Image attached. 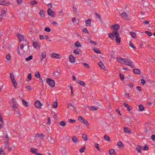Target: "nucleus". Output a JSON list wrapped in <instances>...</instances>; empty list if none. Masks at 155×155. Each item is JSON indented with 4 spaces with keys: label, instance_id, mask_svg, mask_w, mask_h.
Returning a JSON list of instances; mask_svg holds the SVG:
<instances>
[{
    "label": "nucleus",
    "instance_id": "nucleus-1",
    "mask_svg": "<svg viewBox=\"0 0 155 155\" xmlns=\"http://www.w3.org/2000/svg\"><path fill=\"white\" fill-rule=\"evenodd\" d=\"M111 28H112L113 29H114V30L113 31L112 33H110L108 34L109 36L112 40H114V36L116 38V42L119 44H120L121 41V38L120 37L118 31V30L120 28V26L118 24H116L112 25Z\"/></svg>",
    "mask_w": 155,
    "mask_h": 155
},
{
    "label": "nucleus",
    "instance_id": "nucleus-2",
    "mask_svg": "<svg viewBox=\"0 0 155 155\" xmlns=\"http://www.w3.org/2000/svg\"><path fill=\"white\" fill-rule=\"evenodd\" d=\"M47 83L51 87H53L55 86L54 81L51 78H47L46 80Z\"/></svg>",
    "mask_w": 155,
    "mask_h": 155
},
{
    "label": "nucleus",
    "instance_id": "nucleus-3",
    "mask_svg": "<svg viewBox=\"0 0 155 155\" xmlns=\"http://www.w3.org/2000/svg\"><path fill=\"white\" fill-rule=\"evenodd\" d=\"M120 16L122 18L128 21L129 20V18L128 15L125 12H121L120 14Z\"/></svg>",
    "mask_w": 155,
    "mask_h": 155
},
{
    "label": "nucleus",
    "instance_id": "nucleus-4",
    "mask_svg": "<svg viewBox=\"0 0 155 155\" xmlns=\"http://www.w3.org/2000/svg\"><path fill=\"white\" fill-rule=\"evenodd\" d=\"M10 78L11 79L12 82L13 84L14 87L15 88H16L17 84L16 81L15 79L14 75L12 73H10Z\"/></svg>",
    "mask_w": 155,
    "mask_h": 155
},
{
    "label": "nucleus",
    "instance_id": "nucleus-5",
    "mask_svg": "<svg viewBox=\"0 0 155 155\" xmlns=\"http://www.w3.org/2000/svg\"><path fill=\"white\" fill-rule=\"evenodd\" d=\"M32 45L34 48L38 49H40L41 47L40 43L39 42L36 41L33 42Z\"/></svg>",
    "mask_w": 155,
    "mask_h": 155
},
{
    "label": "nucleus",
    "instance_id": "nucleus-6",
    "mask_svg": "<svg viewBox=\"0 0 155 155\" xmlns=\"http://www.w3.org/2000/svg\"><path fill=\"white\" fill-rule=\"evenodd\" d=\"M35 105L36 108L40 109L42 104L39 101H37L35 103Z\"/></svg>",
    "mask_w": 155,
    "mask_h": 155
},
{
    "label": "nucleus",
    "instance_id": "nucleus-7",
    "mask_svg": "<svg viewBox=\"0 0 155 155\" xmlns=\"http://www.w3.org/2000/svg\"><path fill=\"white\" fill-rule=\"evenodd\" d=\"M48 15L51 17H54V12L52 11L51 8H48L47 11Z\"/></svg>",
    "mask_w": 155,
    "mask_h": 155
},
{
    "label": "nucleus",
    "instance_id": "nucleus-8",
    "mask_svg": "<svg viewBox=\"0 0 155 155\" xmlns=\"http://www.w3.org/2000/svg\"><path fill=\"white\" fill-rule=\"evenodd\" d=\"M116 59L117 61L121 64H124V61L125 60V58H123L120 57H118L116 58Z\"/></svg>",
    "mask_w": 155,
    "mask_h": 155
},
{
    "label": "nucleus",
    "instance_id": "nucleus-9",
    "mask_svg": "<svg viewBox=\"0 0 155 155\" xmlns=\"http://www.w3.org/2000/svg\"><path fill=\"white\" fill-rule=\"evenodd\" d=\"M69 60L70 62L72 63L75 62V58L72 54H71L69 55Z\"/></svg>",
    "mask_w": 155,
    "mask_h": 155
},
{
    "label": "nucleus",
    "instance_id": "nucleus-10",
    "mask_svg": "<svg viewBox=\"0 0 155 155\" xmlns=\"http://www.w3.org/2000/svg\"><path fill=\"white\" fill-rule=\"evenodd\" d=\"M41 62H42L44 59L46 57V53L45 51H44L41 52Z\"/></svg>",
    "mask_w": 155,
    "mask_h": 155
},
{
    "label": "nucleus",
    "instance_id": "nucleus-11",
    "mask_svg": "<svg viewBox=\"0 0 155 155\" xmlns=\"http://www.w3.org/2000/svg\"><path fill=\"white\" fill-rule=\"evenodd\" d=\"M124 63H126V65L127 66H130V64H132L133 63V62L131 61L129 59H125Z\"/></svg>",
    "mask_w": 155,
    "mask_h": 155
},
{
    "label": "nucleus",
    "instance_id": "nucleus-12",
    "mask_svg": "<svg viewBox=\"0 0 155 155\" xmlns=\"http://www.w3.org/2000/svg\"><path fill=\"white\" fill-rule=\"evenodd\" d=\"M9 3L6 1L5 0H0V5H3L4 6H7L9 5Z\"/></svg>",
    "mask_w": 155,
    "mask_h": 155
},
{
    "label": "nucleus",
    "instance_id": "nucleus-13",
    "mask_svg": "<svg viewBox=\"0 0 155 155\" xmlns=\"http://www.w3.org/2000/svg\"><path fill=\"white\" fill-rule=\"evenodd\" d=\"M60 55L58 54L55 53H52L51 54V57L54 58H55L57 59H59Z\"/></svg>",
    "mask_w": 155,
    "mask_h": 155
},
{
    "label": "nucleus",
    "instance_id": "nucleus-14",
    "mask_svg": "<svg viewBox=\"0 0 155 155\" xmlns=\"http://www.w3.org/2000/svg\"><path fill=\"white\" fill-rule=\"evenodd\" d=\"M109 153L110 155H117L114 149H111L109 150Z\"/></svg>",
    "mask_w": 155,
    "mask_h": 155
},
{
    "label": "nucleus",
    "instance_id": "nucleus-15",
    "mask_svg": "<svg viewBox=\"0 0 155 155\" xmlns=\"http://www.w3.org/2000/svg\"><path fill=\"white\" fill-rule=\"evenodd\" d=\"M31 152L37 155H38L39 153H37L38 151V149L33 148H31Z\"/></svg>",
    "mask_w": 155,
    "mask_h": 155
},
{
    "label": "nucleus",
    "instance_id": "nucleus-16",
    "mask_svg": "<svg viewBox=\"0 0 155 155\" xmlns=\"http://www.w3.org/2000/svg\"><path fill=\"white\" fill-rule=\"evenodd\" d=\"M71 139L72 140L74 143H77L78 142V139L75 136H73L72 137Z\"/></svg>",
    "mask_w": 155,
    "mask_h": 155
},
{
    "label": "nucleus",
    "instance_id": "nucleus-17",
    "mask_svg": "<svg viewBox=\"0 0 155 155\" xmlns=\"http://www.w3.org/2000/svg\"><path fill=\"white\" fill-rule=\"evenodd\" d=\"M18 38L20 42L23 41L24 39V36L23 35L21 34L18 35Z\"/></svg>",
    "mask_w": 155,
    "mask_h": 155
},
{
    "label": "nucleus",
    "instance_id": "nucleus-18",
    "mask_svg": "<svg viewBox=\"0 0 155 155\" xmlns=\"http://www.w3.org/2000/svg\"><path fill=\"white\" fill-rule=\"evenodd\" d=\"M124 132L127 134L130 133H131L130 129L127 127H124Z\"/></svg>",
    "mask_w": 155,
    "mask_h": 155
},
{
    "label": "nucleus",
    "instance_id": "nucleus-19",
    "mask_svg": "<svg viewBox=\"0 0 155 155\" xmlns=\"http://www.w3.org/2000/svg\"><path fill=\"white\" fill-rule=\"evenodd\" d=\"M98 65L103 70H105L106 68V67L104 65V64H103V63L101 61H100L99 63H98Z\"/></svg>",
    "mask_w": 155,
    "mask_h": 155
},
{
    "label": "nucleus",
    "instance_id": "nucleus-20",
    "mask_svg": "<svg viewBox=\"0 0 155 155\" xmlns=\"http://www.w3.org/2000/svg\"><path fill=\"white\" fill-rule=\"evenodd\" d=\"M117 145L119 148H122L124 146L122 142L121 141H119L117 143Z\"/></svg>",
    "mask_w": 155,
    "mask_h": 155
},
{
    "label": "nucleus",
    "instance_id": "nucleus-21",
    "mask_svg": "<svg viewBox=\"0 0 155 155\" xmlns=\"http://www.w3.org/2000/svg\"><path fill=\"white\" fill-rule=\"evenodd\" d=\"M133 72L135 74H140L141 73L140 71L138 69H133Z\"/></svg>",
    "mask_w": 155,
    "mask_h": 155
},
{
    "label": "nucleus",
    "instance_id": "nucleus-22",
    "mask_svg": "<svg viewBox=\"0 0 155 155\" xmlns=\"http://www.w3.org/2000/svg\"><path fill=\"white\" fill-rule=\"evenodd\" d=\"M130 35L133 38H136V34L134 32L131 31L130 33Z\"/></svg>",
    "mask_w": 155,
    "mask_h": 155
},
{
    "label": "nucleus",
    "instance_id": "nucleus-23",
    "mask_svg": "<svg viewBox=\"0 0 155 155\" xmlns=\"http://www.w3.org/2000/svg\"><path fill=\"white\" fill-rule=\"evenodd\" d=\"M142 148V147L140 146H137L136 148V150H137L139 153H141V150Z\"/></svg>",
    "mask_w": 155,
    "mask_h": 155
},
{
    "label": "nucleus",
    "instance_id": "nucleus-24",
    "mask_svg": "<svg viewBox=\"0 0 155 155\" xmlns=\"http://www.w3.org/2000/svg\"><path fill=\"white\" fill-rule=\"evenodd\" d=\"M45 135L42 134H36L35 135V137H45Z\"/></svg>",
    "mask_w": 155,
    "mask_h": 155
},
{
    "label": "nucleus",
    "instance_id": "nucleus-25",
    "mask_svg": "<svg viewBox=\"0 0 155 155\" xmlns=\"http://www.w3.org/2000/svg\"><path fill=\"white\" fill-rule=\"evenodd\" d=\"M139 110L140 111H143L144 109V107L142 104H140L138 106Z\"/></svg>",
    "mask_w": 155,
    "mask_h": 155
},
{
    "label": "nucleus",
    "instance_id": "nucleus-26",
    "mask_svg": "<svg viewBox=\"0 0 155 155\" xmlns=\"http://www.w3.org/2000/svg\"><path fill=\"white\" fill-rule=\"evenodd\" d=\"M37 2L35 0L31 1L30 2H29V4L32 6H33L35 4H37Z\"/></svg>",
    "mask_w": 155,
    "mask_h": 155
},
{
    "label": "nucleus",
    "instance_id": "nucleus-27",
    "mask_svg": "<svg viewBox=\"0 0 155 155\" xmlns=\"http://www.w3.org/2000/svg\"><path fill=\"white\" fill-rule=\"evenodd\" d=\"M129 46L134 49H136L135 47L134 46L133 43L131 41H129Z\"/></svg>",
    "mask_w": 155,
    "mask_h": 155
},
{
    "label": "nucleus",
    "instance_id": "nucleus-28",
    "mask_svg": "<svg viewBox=\"0 0 155 155\" xmlns=\"http://www.w3.org/2000/svg\"><path fill=\"white\" fill-rule=\"evenodd\" d=\"M90 110L91 111H94V110H97V109L98 108L97 107L92 106L91 107H90L89 108Z\"/></svg>",
    "mask_w": 155,
    "mask_h": 155
},
{
    "label": "nucleus",
    "instance_id": "nucleus-29",
    "mask_svg": "<svg viewBox=\"0 0 155 155\" xmlns=\"http://www.w3.org/2000/svg\"><path fill=\"white\" fill-rule=\"evenodd\" d=\"M123 104L124 106L127 108V110L128 111H130L131 110L130 108V106L129 105L125 103H124Z\"/></svg>",
    "mask_w": 155,
    "mask_h": 155
},
{
    "label": "nucleus",
    "instance_id": "nucleus-30",
    "mask_svg": "<svg viewBox=\"0 0 155 155\" xmlns=\"http://www.w3.org/2000/svg\"><path fill=\"white\" fill-rule=\"evenodd\" d=\"M81 122L83 123L87 126L89 125V124L88 121L87 120H85L84 119L82 121H81Z\"/></svg>",
    "mask_w": 155,
    "mask_h": 155
},
{
    "label": "nucleus",
    "instance_id": "nucleus-31",
    "mask_svg": "<svg viewBox=\"0 0 155 155\" xmlns=\"http://www.w3.org/2000/svg\"><path fill=\"white\" fill-rule=\"evenodd\" d=\"M104 139L107 141H110V137L107 135H105L104 136Z\"/></svg>",
    "mask_w": 155,
    "mask_h": 155
},
{
    "label": "nucleus",
    "instance_id": "nucleus-32",
    "mask_svg": "<svg viewBox=\"0 0 155 155\" xmlns=\"http://www.w3.org/2000/svg\"><path fill=\"white\" fill-rule=\"evenodd\" d=\"M74 45L78 47H80L81 46V45L80 44V42L78 41L75 42Z\"/></svg>",
    "mask_w": 155,
    "mask_h": 155
},
{
    "label": "nucleus",
    "instance_id": "nucleus-33",
    "mask_svg": "<svg viewBox=\"0 0 155 155\" xmlns=\"http://www.w3.org/2000/svg\"><path fill=\"white\" fill-rule=\"evenodd\" d=\"M39 14L41 17H44L45 15V12L43 10H40L39 12Z\"/></svg>",
    "mask_w": 155,
    "mask_h": 155
},
{
    "label": "nucleus",
    "instance_id": "nucleus-34",
    "mask_svg": "<svg viewBox=\"0 0 155 155\" xmlns=\"http://www.w3.org/2000/svg\"><path fill=\"white\" fill-rule=\"evenodd\" d=\"M82 137L83 139L84 140L86 141L87 140V135L85 134H83L82 135Z\"/></svg>",
    "mask_w": 155,
    "mask_h": 155
},
{
    "label": "nucleus",
    "instance_id": "nucleus-35",
    "mask_svg": "<svg viewBox=\"0 0 155 155\" xmlns=\"http://www.w3.org/2000/svg\"><path fill=\"white\" fill-rule=\"evenodd\" d=\"M93 50L95 52L99 54L101 52L99 49L97 48H94Z\"/></svg>",
    "mask_w": 155,
    "mask_h": 155
},
{
    "label": "nucleus",
    "instance_id": "nucleus-36",
    "mask_svg": "<svg viewBox=\"0 0 155 155\" xmlns=\"http://www.w3.org/2000/svg\"><path fill=\"white\" fill-rule=\"evenodd\" d=\"M78 83L79 84L81 85L82 86H84L85 84V83L82 81H78Z\"/></svg>",
    "mask_w": 155,
    "mask_h": 155
},
{
    "label": "nucleus",
    "instance_id": "nucleus-37",
    "mask_svg": "<svg viewBox=\"0 0 155 155\" xmlns=\"http://www.w3.org/2000/svg\"><path fill=\"white\" fill-rule=\"evenodd\" d=\"M22 104L23 105L26 107H28V102L24 100H22Z\"/></svg>",
    "mask_w": 155,
    "mask_h": 155
},
{
    "label": "nucleus",
    "instance_id": "nucleus-38",
    "mask_svg": "<svg viewBox=\"0 0 155 155\" xmlns=\"http://www.w3.org/2000/svg\"><path fill=\"white\" fill-rule=\"evenodd\" d=\"M85 23L87 25H91V20L90 19H88L87 20L85 21Z\"/></svg>",
    "mask_w": 155,
    "mask_h": 155
},
{
    "label": "nucleus",
    "instance_id": "nucleus-39",
    "mask_svg": "<svg viewBox=\"0 0 155 155\" xmlns=\"http://www.w3.org/2000/svg\"><path fill=\"white\" fill-rule=\"evenodd\" d=\"M80 50L79 49H74V51L73 52L76 54H80L79 51Z\"/></svg>",
    "mask_w": 155,
    "mask_h": 155
},
{
    "label": "nucleus",
    "instance_id": "nucleus-40",
    "mask_svg": "<svg viewBox=\"0 0 155 155\" xmlns=\"http://www.w3.org/2000/svg\"><path fill=\"white\" fill-rule=\"evenodd\" d=\"M35 76L36 77L39 78H40V75L38 71H37L35 72Z\"/></svg>",
    "mask_w": 155,
    "mask_h": 155
},
{
    "label": "nucleus",
    "instance_id": "nucleus-41",
    "mask_svg": "<svg viewBox=\"0 0 155 155\" xmlns=\"http://www.w3.org/2000/svg\"><path fill=\"white\" fill-rule=\"evenodd\" d=\"M33 56L32 55H30L28 57L26 58L25 60L26 61H28L32 59Z\"/></svg>",
    "mask_w": 155,
    "mask_h": 155
},
{
    "label": "nucleus",
    "instance_id": "nucleus-42",
    "mask_svg": "<svg viewBox=\"0 0 155 155\" xmlns=\"http://www.w3.org/2000/svg\"><path fill=\"white\" fill-rule=\"evenodd\" d=\"M58 106V103L57 101H55L53 103V107L54 108H56Z\"/></svg>",
    "mask_w": 155,
    "mask_h": 155
},
{
    "label": "nucleus",
    "instance_id": "nucleus-43",
    "mask_svg": "<svg viewBox=\"0 0 155 155\" xmlns=\"http://www.w3.org/2000/svg\"><path fill=\"white\" fill-rule=\"evenodd\" d=\"M5 153L4 151L3 150L2 148H0V155H4Z\"/></svg>",
    "mask_w": 155,
    "mask_h": 155
},
{
    "label": "nucleus",
    "instance_id": "nucleus-44",
    "mask_svg": "<svg viewBox=\"0 0 155 155\" xmlns=\"http://www.w3.org/2000/svg\"><path fill=\"white\" fill-rule=\"evenodd\" d=\"M68 108L69 107V106H70L71 107H72L74 109V110H76V107L74 106L71 103H68Z\"/></svg>",
    "mask_w": 155,
    "mask_h": 155
},
{
    "label": "nucleus",
    "instance_id": "nucleus-45",
    "mask_svg": "<svg viewBox=\"0 0 155 155\" xmlns=\"http://www.w3.org/2000/svg\"><path fill=\"white\" fill-rule=\"evenodd\" d=\"M7 11V9L6 8H4L1 10V14L4 15L5 14L6 11Z\"/></svg>",
    "mask_w": 155,
    "mask_h": 155
},
{
    "label": "nucleus",
    "instance_id": "nucleus-46",
    "mask_svg": "<svg viewBox=\"0 0 155 155\" xmlns=\"http://www.w3.org/2000/svg\"><path fill=\"white\" fill-rule=\"evenodd\" d=\"M85 147L84 146L83 147H82L79 150V151L81 153H83L84 152V150L85 149Z\"/></svg>",
    "mask_w": 155,
    "mask_h": 155
},
{
    "label": "nucleus",
    "instance_id": "nucleus-47",
    "mask_svg": "<svg viewBox=\"0 0 155 155\" xmlns=\"http://www.w3.org/2000/svg\"><path fill=\"white\" fill-rule=\"evenodd\" d=\"M60 125L61 126L64 127L65 126L66 124L64 121H62L60 122Z\"/></svg>",
    "mask_w": 155,
    "mask_h": 155
},
{
    "label": "nucleus",
    "instance_id": "nucleus-48",
    "mask_svg": "<svg viewBox=\"0 0 155 155\" xmlns=\"http://www.w3.org/2000/svg\"><path fill=\"white\" fill-rule=\"evenodd\" d=\"M94 146L95 147H96L97 148V149L98 151H100V149L98 147V143H95L94 144Z\"/></svg>",
    "mask_w": 155,
    "mask_h": 155
},
{
    "label": "nucleus",
    "instance_id": "nucleus-49",
    "mask_svg": "<svg viewBox=\"0 0 155 155\" xmlns=\"http://www.w3.org/2000/svg\"><path fill=\"white\" fill-rule=\"evenodd\" d=\"M10 55L9 54H8L6 55V59L7 60H9L10 59Z\"/></svg>",
    "mask_w": 155,
    "mask_h": 155
},
{
    "label": "nucleus",
    "instance_id": "nucleus-50",
    "mask_svg": "<svg viewBox=\"0 0 155 155\" xmlns=\"http://www.w3.org/2000/svg\"><path fill=\"white\" fill-rule=\"evenodd\" d=\"M145 33L149 36H151L152 35V33L151 32L148 31H145Z\"/></svg>",
    "mask_w": 155,
    "mask_h": 155
},
{
    "label": "nucleus",
    "instance_id": "nucleus-51",
    "mask_svg": "<svg viewBox=\"0 0 155 155\" xmlns=\"http://www.w3.org/2000/svg\"><path fill=\"white\" fill-rule=\"evenodd\" d=\"M12 104L13 105H16L17 102L15 100V99L14 98H13L12 99Z\"/></svg>",
    "mask_w": 155,
    "mask_h": 155
},
{
    "label": "nucleus",
    "instance_id": "nucleus-52",
    "mask_svg": "<svg viewBox=\"0 0 155 155\" xmlns=\"http://www.w3.org/2000/svg\"><path fill=\"white\" fill-rule=\"evenodd\" d=\"M90 43L94 46L96 45L97 44L96 42L93 41H90Z\"/></svg>",
    "mask_w": 155,
    "mask_h": 155
},
{
    "label": "nucleus",
    "instance_id": "nucleus-53",
    "mask_svg": "<svg viewBox=\"0 0 155 155\" xmlns=\"http://www.w3.org/2000/svg\"><path fill=\"white\" fill-rule=\"evenodd\" d=\"M83 64L84 65V66L86 67L88 69L89 68V64L86 63H83Z\"/></svg>",
    "mask_w": 155,
    "mask_h": 155
},
{
    "label": "nucleus",
    "instance_id": "nucleus-54",
    "mask_svg": "<svg viewBox=\"0 0 155 155\" xmlns=\"http://www.w3.org/2000/svg\"><path fill=\"white\" fill-rule=\"evenodd\" d=\"M68 122L70 123H74L75 122V120H74L70 119L68 120Z\"/></svg>",
    "mask_w": 155,
    "mask_h": 155
},
{
    "label": "nucleus",
    "instance_id": "nucleus-55",
    "mask_svg": "<svg viewBox=\"0 0 155 155\" xmlns=\"http://www.w3.org/2000/svg\"><path fill=\"white\" fill-rule=\"evenodd\" d=\"M120 78L122 80H124V75L120 73Z\"/></svg>",
    "mask_w": 155,
    "mask_h": 155
},
{
    "label": "nucleus",
    "instance_id": "nucleus-56",
    "mask_svg": "<svg viewBox=\"0 0 155 155\" xmlns=\"http://www.w3.org/2000/svg\"><path fill=\"white\" fill-rule=\"evenodd\" d=\"M45 31L47 32H50L51 30L49 27H46L45 29Z\"/></svg>",
    "mask_w": 155,
    "mask_h": 155
},
{
    "label": "nucleus",
    "instance_id": "nucleus-57",
    "mask_svg": "<svg viewBox=\"0 0 155 155\" xmlns=\"http://www.w3.org/2000/svg\"><path fill=\"white\" fill-rule=\"evenodd\" d=\"M47 6L49 8L51 9V8L52 7V5L51 3H50L48 4L47 3Z\"/></svg>",
    "mask_w": 155,
    "mask_h": 155
},
{
    "label": "nucleus",
    "instance_id": "nucleus-58",
    "mask_svg": "<svg viewBox=\"0 0 155 155\" xmlns=\"http://www.w3.org/2000/svg\"><path fill=\"white\" fill-rule=\"evenodd\" d=\"M141 80V83L143 85L145 84V81L144 79H140Z\"/></svg>",
    "mask_w": 155,
    "mask_h": 155
},
{
    "label": "nucleus",
    "instance_id": "nucleus-59",
    "mask_svg": "<svg viewBox=\"0 0 155 155\" xmlns=\"http://www.w3.org/2000/svg\"><path fill=\"white\" fill-rule=\"evenodd\" d=\"M149 149V147L147 145H145L143 148V149L144 150H148Z\"/></svg>",
    "mask_w": 155,
    "mask_h": 155
},
{
    "label": "nucleus",
    "instance_id": "nucleus-60",
    "mask_svg": "<svg viewBox=\"0 0 155 155\" xmlns=\"http://www.w3.org/2000/svg\"><path fill=\"white\" fill-rule=\"evenodd\" d=\"M28 78L29 79V81L31 79V74L28 75Z\"/></svg>",
    "mask_w": 155,
    "mask_h": 155
},
{
    "label": "nucleus",
    "instance_id": "nucleus-61",
    "mask_svg": "<svg viewBox=\"0 0 155 155\" xmlns=\"http://www.w3.org/2000/svg\"><path fill=\"white\" fill-rule=\"evenodd\" d=\"M48 124L49 125H50L51 124L50 118L49 117H48Z\"/></svg>",
    "mask_w": 155,
    "mask_h": 155
},
{
    "label": "nucleus",
    "instance_id": "nucleus-62",
    "mask_svg": "<svg viewBox=\"0 0 155 155\" xmlns=\"http://www.w3.org/2000/svg\"><path fill=\"white\" fill-rule=\"evenodd\" d=\"M73 10L74 12L75 13H77L78 12V10H77V9L76 8L74 7V6H73Z\"/></svg>",
    "mask_w": 155,
    "mask_h": 155
},
{
    "label": "nucleus",
    "instance_id": "nucleus-63",
    "mask_svg": "<svg viewBox=\"0 0 155 155\" xmlns=\"http://www.w3.org/2000/svg\"><path fill=\"white\" fill-rule=\"evenodd\" d=\"M136 88L139 91H140V92L142 90H141V88L139 86H137V87Z\"/></svg>",
    "mask_w": 155,
    "mask_h": 155
},
{
    "label": "nucleus",
    "instance_id": "nucleus-64",
    "mask_svg": "<svg viewBox=\"0 0 155 155\" xmlns=\"http://www.w3.org/2000/svg\"><path fill=\"white\" fill-rule=\"evenodd\" d=\"M151 138L153 140H155V135L153 134L151 136Z\"/></svg>",
    "mask_w": 155,
    "mask_h": 155
}]
</instances>
